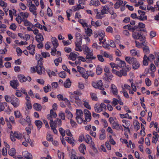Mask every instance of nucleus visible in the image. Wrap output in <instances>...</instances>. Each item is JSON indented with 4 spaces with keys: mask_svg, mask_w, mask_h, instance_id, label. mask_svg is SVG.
<instances>
[{
    "mask_svg": "<svg viewBox=\"0 0 159 159\" xmlns=\"http://www.w3.org/2000/svg\"><path fill=\"white\" fill-rule=\"evenodd\" d=\"M76 41L75 44L76 48L75 50L76 51L81 52L82 50V48L81 46L82 44V37L81 34L78 33H76L75 34Z\"/></svg>",
    "mask_w": 159,
    "mask_h": 159,
    "instance_id": "f257e3e1",
    "label": "nucleus"
},
{
    "mask_svg": "<svg viewBox=\"0 0 159 159\" xmlns=\"http://www.w3.org/2000/svg\"><path fill=\"white\" fill-rule=\"evenodd\" d=\"M132 36L134 39H139L141 42V43L145 46L144 43L145 42V38L144 36H143L141 35L140 32L137 31L133 32L132 34Z\"/></svg>",
    "mask_w": 159,
    "mask_h": 159,
    "instance_id": "f03ea898",
    "label": "nucleus"
},
{
    "mask_svg": "<svg viewBox=\"0 0 159 159\" xmlns=\"http://www.w3.org/2000/svg\"><path fill=\"white\" fill-rule=\"evenodd\" d=\"M85 30V35H83V38L87 39L88 41L89 40V27H88L87 23L84 21L82 25Z\"/></svg>",
    "mask_w": 159,
    "mask_h": 159,
    "instance_id": "7ed1b4c3",
    "label": "nucleus"
},
{
    "mask_svg": "<svg viewBox=\"0 0 159 159\" xmlns=\"http://www.w3.org/2000/svg\"><path fill=\"white\" fill-rule=\"evenodd\" d=\"M109 12V7L107 5L101 7V10L100 12L99 17L100 19L104 17L106 14H107Z\"/></svg>",
    "mask_w": 159,
    "mask_h": 159,
    "instance_id": "20e7f679",
    "label": "nucleus"
},
{
    "mask_svg": "<svg viewBox=\"0 0 159 159\" xmlns=\"http://www.w3.org/2000/svg\"><path fill=\"white\" fill-rule=\"evenodd\" d=\"M95 111L98 113L103 111V110H106V105L104 103H102L99 105H95L94 106Z\"/></svg>",
    "mask_w": 159,
    "mask_h": 159,
    "instance_id": "39448f33",
    "label": "nucleus"
},
{
    "mask_svg": "<svg viewBox=\"0 0 159 159\" xmlns=\"http://www.w3.org/2000/svg\"><path fill=\"white\" fill-rule=\"evenodd\" d=\"M5 110L6 112L10 110L9 106H7V104L5 102H0V111H2Z\"/></svg>",
    "mask_w": 159,
    "mask_h": 159,
    "instance_id": "423d86ee",
    "label": "nucleus"
},
{
    "mask_svg": "<svg viewBox=\"0 0 159 159\" xmlns=\"http://www.w3.org/2000/svg\"><path fill=\"white\" fill-rule=\"evenodd\" d=\"M139 15L138 16V20L141 21H144L147 19V16L145 15V12L139 10L138 11Z\"/></svg>",
    "mask_w": 159,
    "mask_h": 159,
    "instance_id": "0eeeda50",
    "label": "nucleus"
},
{
    "mask_svg": "<svg viewBox=\"0 0 159 159\" xmlns=\"http://www.w3.org/2000/svg\"><path fill=\"white\" fill-rule=\"evenodd\" d=\"M11 103L14 107H17L19 105L20 101L18 98L12 95L11 96Z\"/></svg>",
    "mask_w": 159,
    "mask_h": 159,
    "instance_id": "6e6552de",
    "label": "nucleus"
},
{
    "mask_svg": "<svg viewBox=\"0 0 159 159\" xmlns=\"http://www.w3.org/2000/svg\"><path fill=\"white\" fill-rule=\"evenodd\" d=\"M83 140H84L86 143L88 144L89 142V135L87 134L86 135L85 137L83 134L80 135L79 136L78 141L80 142H81Z\"/></svg>",
    "mask_w": 159,
    "mask_h": 159,
    "instance_id": "1a4fd4ad",
    "label": "nucleus"
},
{
    "mask_svg": "<svg viewBox=\"0 0 159 159\" xmlns=\"http://www.w3.org/2000/svg\"><path fill=\"white\" fill-rule=\"evenodd\" d=\"M42 66L43 64L41 63L35 67L36 71L39 74L41 75L42 73V71H44L45 70V69Z\"/></svg>",
    "mask_w": 159,
    "mask_h": 159,
    "instance_id": "9d476101",
    "label": "nucleus"
},
{
    "mask_svg": "<svg viewBox=\"0 0 159 159\" xmlns=\"http://www.w3.org/2000/svg\"><path fill=\"white\" fill-rule=\"evenodd\" d=\"M29 7V10L34 16H37L38 13L36 12L37 8L34 4H31Z\"/></svg>",
    "mask_w": 159,
    "mask_h": 159,
    "instance_id": "9b49d317",
    "label": "nucleus"
},
{
    "mask_svg": "<svg viewBox=\"0 0 159 159\" xmlns=\"http://www.w3.org/2000/svg\"><path fill=\"white\" fill-rule=\"evenodd\" d=\"M79 55L77 52H71L68 57V59L72 61H75Z\"/></svg>",
    "mask_w": 159,
    "mask_h": 159,
    "instance_id": "f8f14e48",
    "label": "nucleus"
},
{
    "mask_svg": "<svg viewBox=\"0 0 159 159\" xmlns=\"http://www.w3.org/2000/svg\"><path fill=\"white\" fill-rule=\"evenodd\" d=\"M131 69V67L129 65H127L126 68H124V69H122L120 70L121 73V76H126L127 74V72L129 71Z\"/></svg>",
    "mask_w": 159,
    "mask_h": 159,
    "instance_id": "ddd939ff",
    "label": "nucleus"
},
{
    "mask_svg": "<svg viewBox=\"0 0 159 159\" xmlns=\"http://www.w3.org/2000/svg\"><path fill=\"white\" fill-rule=\"evenodd\" d=\"M10 85L15 89H16L17 87L19 85V84L17 80H13L10 82Z\"/></svg>",
    "mask_w": 159,
    "mask_h": 159,
    "instance_id": "4468645a",
    "label": "nucleus"
},
{
    "mask_svg": "<svg viewBox=\"0 0 159 159\" xmlns=\"http://www.w3.org/2000/svg\"><path fill=\"white\" fill-rule=\"evenodd\" d=\"M83 116H76L75 118L76 120L78 123L79 124H81L83 122V123L86 125L87 124V122L88 121H87L85 120H84V118L82 117Z\"/></svg>",
    "mask_w": 159,
    "mask_h": 159,
    "instance_id": "2eb2a0df",
    "label": "nucleus"
},
{
    "mask_svg": "<svg viewBox=\"0 0 159 159\" xmlns=\"http://www.w3.org/2000/svg\"><path fill=\"white\" fill-rule=\"evenodd\" d=\"M111 89L113 95H117L118 90L116 86L113 84H112L111 86Z\"/></svg>",
    "mask_w": 159,
    "mask_h": 159,
    "instance_id": "dca6fc26",
    "label": "nucleus"
},
{
    "mask_svg": "<svg viewBox=\"0 0 159 159\" xmlns=\"http://www.w3.org/2000/svg\"><path fill=\"white\" fill-rule=\"evenodd\" d=\"M84 53L85 54L87 55L86 59H89V48L87 46H85L84 49Z\"/></svg>",
    "mask_w": 159,
    "mask_h": 159,
    "instance_id": "f3484780",
    "label": "nucleus"
},
{
    "mask_svg": "<svg viewBox=\"0 0 159 159\" xmlns=\"http://www.w3.org/2000/svg\"><path fill=\"white\" fill-rule=\"evenodd\" d=\"M71 159H77L78 157L76 155V153L75 150L72 149L69 153Z\"/></svg>",
    "mask_w": 159,
    "mask_h": 159,
    "instance_id": "a211bd4d",
    "label": "nucleus"
},
{
    "mask_svg": "<svg viewBox=\"0 0 159 159\" xmlns=\"http://www.w3.org/2000/svg\"><path fill=\"white\" fill-rule=\"evenodd\" d=\"M84 114L85 119L87 121H89V111L87 109L84 110Z\"/></svg>",
    "mask_w": 159,
    "mask_h": 159,
    "instance_id": "6ab92c4d",
    "label": "nucleus"
},
{
    "mask_svg": "<svg viewBox=\"0 0 159 159\" xmlns=\"http://www.w3.org/2000/svg\"><path fill=\"white\" fill-rule=\"evenodd\" d=\"M17 78L21 83L25 82L26 81V77L23 75H19L17 76Z\"/></svg>",
    "mask_w": 159,
    "mask_h": 159,
    "instance_id": "aec40b11",
    "label": "nucleus"
},
{
    "mask_svg": "<svg viewBox=\"0 0 159 159\" xmlns=\"http://www.w3.org/2000/svg\"><path fill=\"white\" fill-rule=\"evenodd\" d=\"M65 140L68 142V143H70V144H71L72 146H73L74 144V142L75 139L73 138L72 137H66L65 138Z\"/></svg>",
    "mask_w": 159,
    "mask_h": 159,
    "instance_id": "412c9836",
    "label": "nucleus"
},
{
    "mask_svg": "<svg viewBox=\"0 0 159 159\" xmlns=\"http://www.w3.org/2000/svg\"><path fill=\"white\" fill-rule=\"evenodd\" d=\"M33 108L37 111H40L42 107L41 104L38 103H34L33 105Z\"/></svg>",
    "mask_w": 159,
    "mask_h": 159,
    "instance_id": "4be33fe9",
    "label": "nucleus"
},
{
    "mask_svg": "<svg viewBox=\"0 0 159 159\" xmlns=\"http://www.w3.org/2000/svg\"><path fill=\"white\" fill-rule=\"evenodd\" d=\"M85 145L83 143L81 144L79 148V149L80 152L84 155L85 154L84 150H86Z\"/></svg>",
    "mask_w": 159,
    "mask_h": 159,
    "instance_id": "5701e85b",
    "label": "nucleus"
},
{
    "mask_svg": "<svg viewBox=\"0 0 159 159\" xmlns=\"http://www.w3.org/2000/svg\"><path fill=\"white\" fill-rule=\"evenodd\" d=\"M135 59L133 57H125V60L129 64H131Z\"/></svg>",
    "mask_w": 159,
    "mask_h": 159,
    "instance_id": "b1692460",
    "label": "nucleus"
},
{
    "mask_svg": "<svg viewBox=\"0 0 159 159\" xmlns=\"http://www.w3.org/2000/svg\"><path fill=\"white\" fill-rule=\"evenodd\" d=\"M51 41L54 48H57L58 46V43L56 38L53 37L52 38Z\"/></svg>",
    "mask_w": 159,
    "mask_h": 159,
    "instance_id": "393cba45",
    "label": "nucleus"
},
{
    "mask_svg": "<svg viewBox=\"0 0 159 159\" xmlns=\"http://www.w3.org/2000/svg\"><path fill=\"white\" fill-rule=\"evenodd\" d=\"M117 66L118 67H119L122 68H123L124 67L126 68V67L127 66L125 61L121 60L119 61V62L117 63Z\"/></svg>",
    "mask_w": 159,
    "mask_h": 159,
    "instance_id": "a878e982",
    "label": "nucleus"
},
{
    "mask_svg": "<svg viewBox=\"0 0 159 159\" xmlns=\"http://www.w3.org/2000/svg\"><path fill=\"white\" fill-rule=\"evenodd\" d=\"M22 20L23 22L24 23V25L25 26H31L33 28L34 25L32 23L29 21L27 19L25 18H22Z\"/></svg>",
    "mask_w": 159,
    "mask_h": 159,
    "instance_id": "bb28decb",
    "label": "nucleus"
},
{
    "mask_svg": "<svg viewBox=\"0 0 159 159\" xmlns=\"http://www.w3.org/2000/svg\"><path fill=\"white\" fill-rule=\"evenodd\" d=\"M34 123L38 130H39L42 127L43 123L41 120H36L34 122Z\"/></svg>",
    "mask_w": 159,
    "mask_h": 159,
    "instance_id": "cd10ccee",
    "label": "nucleus"
},
{
    "mask_svg": "<svg viewBox=\"0 0 159 159\" xmlns=\"http://www.w3.org/2000/svg\"><path fill=\"white\" fill-rule=\"evenodd\" d=\"M133 68L134 69H138L140 66V64L137 61L136 59H135L132 63Z\"/></svg>",
    "mask_w": 159,
    "mask_h": 159,
    "instance_id": "c85d7f7f",
    "label": "nucleus"
},
{
    "mask_svg": "<svg viewBox=\"0 0 159 159\" xmlns=\"http://www.w3.org/2000/svg\"><path fill=\"white\" fill-rule=\"evenodd\" d=\"M36 39L38 43H40L44 40L43 35L41 33H39L36 36Z\"/></svg>",
    "mask_w": 159,
    "mask_h": 159,
    "instance_id": "c756f323",
    "label": "nucleus"
},
{
    "mask_svg": "<svg viewBox=\"0 0 159 159\" xmlns=\"http://www.w3.org/2000/svg\"><path fill=\"white\" fill-rule=\"evenodd\" d=\"M100 4L99 1L98 0H91L90 1V5H93L97 7Z\"/></svg>",
    "mask_w": 159,
    "mask_h": 159,
    "instance_id": "7c9ffc66",
    "label": "nucleus"
},
{
    "mask_svg": "<svg viewBox=\"0 0 159 159\" xmlns=\"http://www.w3.org/2000/svg\"><path fill=\"white\" fill-rule=\"evenodd\" d=\"M71 85V82L69 78L67 79L64 83V86L65 88H69Z\"/></svg>",
    "mask_w": 159,
    "mask_h": 159,
    "instance_id": "2f4dec72",
    "label": "nucleus"
},
{
    "mask_svg": "<svg viewBox=\"0 0 159 159\" xmlns=\"http://www.w3.org/2000/svg\"><path fill=\"white\" fill-rule=\"evenodd\" d=\"M149 60V58H148L147 56L145 54L144 55L143 61V64L144 66H147L148 64V61Z\"/></svg>",
    "mask_w": 159,
    "mask_h": 159,
    "instance_id": "473e14b6",
    "label": "nucleus"
},
{
    "mask_svg": "<svg viewBox=\"0 0 159 159\" xmlns=\"http://www.w3.org/2000/svg\"><path fill=\"white\" fill-rule=\"evenodd\" d=\"M14 114L15 117L17 118H23V116L19 111H15L14 112Z\"/></svg>",
    "mask_w": 159,
    "mask_h": 159,
    "instance_id": "72a5a7b5",
    "label": "nucleus"
},
{
    "mask_svg": "<svg viewBox=\"0 0 159 159\" xmlns=\"http://www.w3.org/2000/svg\"><path fill=\"white\" fill-rule=\"evenodd\" d=\"M12 134L14 135L15 137L18 139H20L22 138V134L19 133L18 132H15L14 133H13Z\"/></svg>",
    "mask_w": 159,
    "mask_h": 159,
    "instance_id": "f704fd0d",
    "label": "nucleus"
},
{
    "mask_svg": "<svg viewBox=\"0 0 159 159\" xmlns=\"http://www.w3.org/2000/svg\"><path fill=\"white\" fill-rule=\"evenodd\" d=\"M97 84L98 86V89L100 90H104L105 89L103 87V84L102 81L101 80L97 81Z\"/></svg>",
    "mask_w": 159,
    "mask_h": 159,
    "instance_id": "c9c22d12",
    "label": "nucleus"
},
{
    "mask_svg": "<svg viewBox=\"0 0 159 159\" xmlns=\"http://www.w3.org/2000/svg\"><path fill=\"white\" fill-rule=\"evenodd\" d=\"M120 125L119 124L118 122L117 121H116L112 125V127L113 129L118 130V128Z\"/></svg>",
    "mask_w": 159,
    "mask_h": 159,
    "instance_id": "e433bc0d",
    "label": "nucleus"
},
{
    "mask_svg": "<svg viewBox=\"0 0 159 159\" xmlns=\"http://www.w3.org/2000/svg\"><path fill=\"white\" fill-rule=\"evenodd\" d=\"M62 61V58L61 57H59L57 58H56L54 60V62L55 65L56 66H57L60 62H61Z\"/></svg>",
    "mask_w": 159,
    "mask_h": 159,
    "instance_id": "4c0bfd02",
    "label": "nucleus"
},
{
    "mask_svg": "<svg viewBox=\"0 0 159 159\" xmlns=\"http://www.w3.org/2000/svg\"><path fill=\"white\" fill-rule=\"evenodd\" d=\"M8 154L11 156H14L16 154V150L14 148H12L8 151Z\"/></svg>",
    "mask_w": 159,
    "mask_h": 159,
    "instance_id": "58836bf2",
    "label": "nucleus"
},
{
    "mask_svg": "<svg viewBox=\"0 0 159 159\" xmlns=\"http://www.w3.org/2000/svg\"><path fill=\"white\" fill-rule=\"evenodd\" d=\"M51 86L49 84H48L47 86H45L43 87V90L44 92L47 93L49 91L51 90Z\"/></svg>",
    "mask_w": 159,
    "mask_h": 159,
    "instance_id": "ea45409f",
    "label": "nucleus"
},
{
    "mask_svg": "<svg viewBox=\"0 0 159 159\" xmlns=\"http://www.w3.org/2000/svg\"><path fill=\"white\" fill-rule=\"evenodd\" d=\"M76 116H83V112L80 109H77L76 113Z\"/></svg>",
    "mask_w": 159,
    "mask_h": 159,
    "instance_id": "a19ab883",
    "label": "nucleus"
},
{
    "mask_svg": "<svg viewBox=\"0 0 159 159\" xmlns=\"http://www.w3.org/2000/svg\"><path fill=\"white\" fill-rule=\"evenodd\" d=\"M65 112L67 115V117L68 119H71L72 118L73 116L72 114L69 111L68 109H66Z\"/></svg>",
    "mask_w": 159,
    "mask_h": 159,
    "instance_id": "79ce46f5",
    "label": "nucleus"
},
{
    "mask_svg": "<svg viewBox=\"0 0 159 159\" xmlns=\"http://www.w3.org/2000/svg\"><path fill=\"white\" fill-rule=\"evenodd\" d=\"M20 15L23 17L22 18H27L29 16V14L27 12H22L20 13Z\"/></svg>",
    "mask_w": 159,
    "mask_h": 159,
    "instance_id": "37998d69",
    "label": "nucleus"
},
{
    "mask_svg": "<svg viewBox=\"0 0 159 159\" xmlns=\"http://www.w3.org/2000/svg\"><path fill=\"white\" fill-rule=\"evenodd\" d=\"M131 54L133 56L137 55L138 57L139 56V53L137 51L134 49H132L130 51Z\"/></svg>",
    "mask_w": 159,
    "mask_h": 159,
    "instance_id": "c03bdc74",
    "label": "nucleus"
},
{
    "mask_svg": "<svg viewBox=\"0 0 159 159\" xmlns=\"http://www.w3.org/2000/svg\"><path fill=\"white\" fill-rule=\"evenodd\" d=\"M143 51L145 54H148L149 53V47L146 45L143 48Z\"/></svg>",
    "mask_w": 159,
    "mask_h": 159,
    "instance_id": "a18cd8bd",
    "label": "nucleus"
},
{
    "mask_svg": "<svg viewBox=\"0 0 159 159\" xmlns=\"http://www.w3.org/2000/svg\"><path fill=\"white\" fill-rule=\"evenodd\" d=\"M91 24L92 25L94 26L95 27L99 26H100L101 25L100 23L98 21L96 22L91 21Z\"/></svg>",
    "mask_w": 159,
    "mask_h": 159,
    "instance_id": "49530a36",
    "label": "nucleus"
},
{
    "mask_svg": "<svg viewBox=\"0 0 159 159\" xmlns=\"http://www.w3.org/2000/svg\"><path fill=\"white\" fill-rule=\"evenodd\" d=\"M134 128L135 129H137V130H138L140 129V124L137 120H135L134 122Z\"/></svg>",
    "mask_w": 159,
    "mask_h": 159,
    "instance_id": "de8ad7c7",
    "label": "nucleus"
},
{
    "mask_svg": "<svg viewBox=\"0 0 159 159\" xmlns=\"http://www.w3.org/2000/svg\"><path fill=\"white\" fill-rule=\"evenodd\" d=\"M19 122L22 125L25 126L27 125V123L25 119L22 118L20 119L19 120Z\"/></svg>",
    "mask_w": 159,
    "mask_h": 159,
    "instance_id": "09e8293b",
    "label": "nucleus"
},
{
    "mask_svg": "<svg viewBox=\"0 0 159 159\" xmlns=\"http://www.w3.org/2000/svg\"><path fill=\"white\" fill-rule=\"evenodd\" d=\"M25 120L26 121V123H27L29 126L31 127L32 126L31 124V120L29 116H27L26 117Z\"/></svg>",
    "mask_w": 159,
    "mask_h": 159,
    "instance_id": "8fccbe9b",
    "label": "nucleus"
},
{
    "mask_svg": "<svg viewBox=\"0 0 159 159\" xmlns=\"http://www.w3.org/2000/svg\"><path fill=\"white\" fill-rule=\"evenodd\" d=\"M102 68L98 66H97L96 68V73L98 75H100L102 73Z\"/></svg>",
    "mask_w": 159,
    "mask_h": 159,
    "instance_id": "3c124183",
    "label": "nucleus"
},
{
    "mask_svg": "<svg viewBox=\"0 0 159 159\" xmlns=\"http://www.w3.org/2000/svg\"><path fill=\"white\" fill-rule=\"evenodd\" d=\"M59 116L62 120H64L66 117L65 113L62 111L60 112L59 114Z\"/></svg>",
    "mask_w": 159,
    "mask_h": 159,
    "instance_id": "603ef678",
    "label": "nucleus"
},
{
    "mask_svg": "<svg viewBox=\"0 0 159 159\" xmlns=\"http://www.w3.org/2000/svg\"><path fill=\"white\" fill-rule=\"evenodd\" d=\"M58 75L60 77L64 78L66 77V74L65 71H62L59 73Z\"/></svg>",
    "mask_w": 159,
    "mask_h": 159,
    "instance_id": "864d4df0",
    "label": "nucleus"
},
{
    "mask_svg": "<svg viewBox=\"0 0 159 159\" xmlns=\"http://www.w3.org/2000/svg\"><path fill=\"white\" fill-rule=\"evenodd\" d=\"M98 34L99 36L101 37V38L103 39V38H104L105 36V32L102 30L98 31Z\"/></svg>",
    "mask_w": 159,
    "mask_h": 159,
    "instance_id": "5fc2aeb1",
    "label": "nucleus"
},
{
    "mask_svg": "<svg viewBox=\"0 0 159 159\" xmlns=\"http://www.w3.org/2000/svg\"><path fill=\"white\" fill-rule=\"evenodd\" d=\"M90 96L92 100L94 101H97L98 100V98L96 93H91L90 94Z\"/></svg>",
    "mask_w": 159,
    "mask_h": 159,
    "instance_id": "6e6d98bb",
    "label": "nucleus"
},
{
    "mask_svg": "<svg viewBox=\"0 0 159 159\" xmlns=\"http://www.w3.org/2000/svg\"><path fill=\"white\" fill-rule=\"evenodd\" d=\"M25 104L26 106V110L31 109L32 108V106L31 105V102H26Z\"/></svg>",
    "mask_w": 159,
    "mask_h": 159,
    "instance_id": "4d7b16f0",
    "label": "nucleus"
},
{
    "mask_svg": "<svg viewBox=\"0 0 159 159\" xmlns=\"http://www.w3.org/2000/svg\"><path fill=\"white\" fill-rule=\"evenodd\" d=\"M77 68L78 71L81 74L83 73L84 72V71H85V69L84 68L79 66H77Z\"/></svg>",
    "mask_w": 159,
    "mask_h": 159,
    "instance_id": "13d9d810",
    "label": "nucleus"
},
{
    "mask_svg": "<svg viewBox=\"0 0 159 159\" xmlns=\"http://www.w3.org/2000/svg\"><path fill=\"white\" fill-rule=\"evenodd\" d=\"M94 11L95 14H96V17L97 18L100 19V18L99 17L100 15V12L98 11V9H94Z\"/></svg>",
    "mask_w": 159,
    "mask_h": 159,
    "instance_id": "bf43d9fd",
    "label": "nucleus"
},
{
    "mask_svg": "<svg viewBox=\"0 0 159 159\" xmlns=\"http://www.w3.org/2000/svg\"><path fill=\"white\" fill-rule=\"evenodd\" d=\"M59 130L60 134L63 137H64L65 135V130L61 127H60L59 129Z\"/></svg>",
    "mask_w": 159,
    "mask_h": 159,
    "instance_id": "052dcab7",
    "label": "nucleus"
},
{
    "mask_svg": "<svg viewBox=\"0 0 159 159\" xmlns=\"http://www.w3.org/2000/svg\"><path fill=\"white\" fill-rule=\"evenodd\" d=\"M50 114H51V115L53 118H55L57 116V114L56 112L54 111L53 109H51L50 110Z\"/></svg>",
    "mask_w": 159,
    "mask_h": 159,
    "instance_id": "680f3d73",
    "label": "nucleus"
},
{
    "mask_svg": "<svg viewBox=\"0 0 159 159\" xmlns=\"http://www.w3.org/2000/svg\"><path fill=\"white\" fill-rule=\"evenodd\" d=\"M41 55L44 58H46L47 57H49L50 56L49 53L47 52H41Z\"/></svg>",
    "mask_w": 159,
    "mask_h": 159,
    "instance_id": "e2e57ef3",
    "label": "nucleus"
},
{
    "mask_svg": "<svg viewBox=\"0 0 159 159\" xmlns=\"http://www.w3.org/2000/svg\"><path fill=\"white\" fill-rule=\"evenodd\" d=\"M16 52L17 53V55L18 56H20L22 53V51L19 47H17L16 50Z\"/></svg>",
    "mask_w": 159,
    "mask_h": 159,
    "instance_id": "0e129e2a",
    "label": "nucleus"
},
{
    "mask_svg": "<svg viewBox=\"0 0 159 159\" xmlns=\"http://www.w3.org/2000/svg\"><path fill=\"white\" fill-rule=\"evenodd\" d=\"M47 13L48 16L49 17H51L52 16V11L49 7H48L47 10Z\"/></svg>",
    "mask_w": 159,
    "mask_h": 159,
    "instance_id": "69168bd1",
    "label": "nucleus"
},
{
    "mask_svg": "<svg viewBox=\"0 0 159 159\" xmlns=\"http://www.w3.org/2000/svg\"><path fill=\"white\" fill-rule=\"evenodd\" d=\"M150 69L152 73H154L155 71L156 70V68L153 64L152 63L151 64Z\"/></svg>",
    "mask_w": 159,
    "mask_h": 159,
    "instance_id": "338daca9",
    "label": "nucleus"
},
{
    "mask_svg": "<svg viewBox=\"0 0 159 159\" xmlns=\"http://www.w3.org/2000/svg\"><path fill=\"white\" fill-rule=\"evenodd\" d=\"M145 83L146 85L148 86H149L151 85V82L148 78L145 79Z\"/></svg>",
    "mask_w": 159,
    "mask_h": 159,
    "instance_id": "774afa93",
    "label": "nucleus"
}]
</instances>
